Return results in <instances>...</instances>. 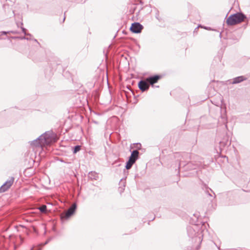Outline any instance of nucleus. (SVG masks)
<instances>
[{
	"mask_svg": "<svg viewBox=\"0 0 250 250\" xmlns=\"http://www.w3.org/2000/svg\"><path fill=\"white\" fill-rule=\"evenodd\" d=\"M247 80V78L244 76H240L233 79L232 84H237Z\"/></svg>",
	"mask_w": 250,
	"mask_h": 250,
	"instance_id": "nucleus-9",
	"label": "nucleus"
},
{
	"mask_svg": "<svg viewBox=\"0 0 250 250\" xmlns=\"http://www.w3.org/2000/svg\"><path fill=\"white\" fill-rule=\"evenodd\" d=\"M135 163L133 161L131 160H128V161L126 162L125 168L127 169H129L132 167V165Z\"/></svg>",
	"mask_w": 250,
	"mask_h": 250,
	"instance_id": "nucleus-13",
	"label": "nucleus"
},
{
	"mask_svg": "<svg viewBox=\"0 0 250 250\" xmlns=\"http://www.w3.org/2000/svg\"><path fill=\"white\" fill-rule=\"evenodd\" d=\"M49 242V241H47L46 242H45V243L43 244V245H46L48 243V242Z\"/></svg>",
	"mask_w": 250,
	"mask_h": 250,
	"instance_id": "nucleus-20",
	"label": "nucleus"
},
{
	"mask_svg": "<svg viewBox=\"0 0 250 250\" xmlns=\"http://www.w3.org/2000/svg\"><path fill=\"white\" fill-rule=\"evenodd\" d=\"M143 26L139 22H134L132 24L130 29L134 33H138L141 32Z\"/></svg>",
	"mask_w": 250,
	"mask_h": 250,
	"instance_id": "nucleus-6",
	"label": "nucleus"
},
{
	"mask_svg": "<svg viewBox=\"0 0 250 250\" xmlns=\"http://www.w3.org/2000/svg\"><path fill=\"white\" fill-rule=\"evenodd\" d=\"M56 134L51 131L46 132L37 139L31 142V145L36 147H43L56 142Z\"/></svg>",
	"mask_w": 250,
	"mask_h": 250,
	"instance_id": "nucleus-1",
	"label": "nucleus"
},
{
	"mask_svg": "<svg viewBox=\"0 0 250 250\" xmlns=\"http://www.w3.org/2000/svg\"><path fill=\"white\" fill-rule=\"evenodd\" d=\"M76 204L75 203L73 204L66 211L64 214V217L67 218H69L71 215H72L74 213L76 208Z\"/></svg>",
	"mask_w": 250,
	"mask_h": 250,
	"instance_id": "nucleus-7",
	"label": "nucleus"
},
{
	"mask_svg": "<svg viewBox=\"0 0 250 250\" xmlns=\"http://www.w3.org/2000/svg\"><path fill=\"white\" fill-rule=\"evenodd\" d=\"M160 77L158 75H155L154 76L150 77L146 79L147 82L153 85L154 83L157 82L158 80L160 79Z\"/></svg>",
	"mask_w": 250,
	"mask_h": 250,
	"instance_id": "nucleus-10",
	"label": "nucleus"
},
{
	"mask_svg": "<svg viewBox=\"0 0 250 250\" xmlns=\"http://www.w3.org/2000/svg\"><path fill=\"white\" fill-rule=\"evenodd\" d=\"M246 16L242 13H237L230 15L227 20L226 22L229 25H234L243 21Z\"/></svg>",
	"mask_w": 250,
	"mask_h": 250,
	"instance_id": "nucleus-2",
	"label": "nucleus"
},
{
	"mask_svg": "<svg viewBox=\"0 0 250 250\" xmlns=\"http://www.w3.org/2000/svg\"><path fill=\"white\" fill-rule=\"evenodd\" d=\"M187 231L189 237H197L199 241H200L201 238L203 236L202 234V231L199 230V227L197 225H193L192 226L188 227L187 228Z\"/></svg>",
	"mask_w": 250,
	"mask_h": 250,
	"instance_id": "nucleus-3",
	"label": "nucleus"
},
{
	"mask_svg": "<svg viewBox=\"0 0 250 250\" xmlns=\"http://www.w3.org/2000/svg\"><path fill=\"white\" fill-rule=\"evenodd\" d=\"M220 143L221 144V145H222V144H224V145H228V144H230V142H229L228 141V140H227V141L225 143H224V142H223V141H222V142H220Z\"/></svg>",
	"mask_w": 250,
	"mask_h": 250,
	"instance_id": "nucleus-17",
	"label": "nucleus"
},
{
	"mask_svg": "<svg viewBox=\"0 0 250 250\" xmlns=\"http://www.w3.org/2000/svg\"><path fill=\"white\" fill-rule=\"evenodd\" d=\"M81 149V146H76L73 149V153H76L78 151H79Z\"/></svg>",
	"mask_w": 250,
	"mask_h": 250,
	"instance_id": "nucleus-14",
	"label": "nucleus"
},
{
	"mask_svg": "<svg viewBox=\"0 0 250 250\" xmlns=\"http://www.w3.org/2000/svg\"><path fill=\"white\" fill-rule=\"evenodd\" d=\"M39 209L42 212H45L46 210V206L45 205H42L41 206Z\"/></svg>",
	"mask_w": 250,
	"mask_h": 250,
	"instance_id": "nucleus-15",
	"label": "nucleus"
},
{
	"mask_svg": "<svg viewBox=\"0 0 250 250\" xmlns=\"http://www.w3.org/2000/svg\"><path fill=\"white\" fill-rule=\"evenodd\" d=\"M39 250H41V249H39Z\"/></svg>",
	"mask_w": 250,
	"mask_h": 250,
	"instance_id": "nucleus-21",
	"label": "nucleus"
},
{
	"mask_svg": "<svg viewBox=\"0 0 250 250\" xmlns=\"http://www.w3.org/2000/svg\"><path fill=\"white\" fill-rule=\"evenodd\" d=\"M139 154V152L137 150H133L132 152L131 155L129 158V159L133 161V162H134L135 163L136 161L138 158Z\"/></svg>",
	"mask_w": 250,
	"mask_h": 250,
	"instance_id": "nucleus-11",
	"label": "nucleus"
},
{
	"mask_svg": "<svg viewBox=\"0 0 250 250\" xmlns=\"http://www.w3.org/2000/svg\"><path fill=\"white\" fill-rule=\"evenodd\" d=\"M13 33V34H15L16 32L13 31H7V32H6V31H2L1 32V34L2 35H6V34H7L8 33Z\"/></svg>",
	"mask_w": 250,
	"mask_h": 250,
	"instance_id": "nucleus-16",
	"label": "nucleus"
},
{
	"mask_svg": "<svg viewBox=\"0 0 250 250\" xmlns=\"http://www.w3.org/2000/svg\"><path fill=\"white\" fill-rule=\"evenodd\" d=\"M182 165H183V163L182 162H180L179 163V166H181Z\"/></svg>",
	"mask_w": 250,
	"mask_h": 250,
	"instance_id": "nucleus-19",
	"label": "nucleus"
},
{
	"mask_svg": "<svg viewBox=\"0 0 250 250\" xmlns=\"http://www.w3.org/2000/svg\"><path fill=\"white\" fill-rule=\"evenodd\" d=\"M138 86L140 90L145 91L148 89L149 85L147 81L142 80L139 82Z\"/></svg>",
	"mask_w": 250,
	"mask_h": 250,
	"instance_id": "nucleus-8",
	"label": "nucleus"
},
{
	"mask_svg": "<svg viewBox=\"0 0 250 250\" xmlns=\"http://www.w3.org/2000/svg\"><path fill=\"white\" fill-rule=\"evenodd\" d=\"M88 177L91 180H97L99 179V174L95 171H91L88 173Z\"/></svg>",
	"mask_w": 250,
	"mask_h": 250,
	"instance_id": "nucleus-12",
	"label": "nucleus"
},
{
	"mask_svg": "<svg viewBox=\"0 0 250 250\" xmlns=\"http://www.w3.org/2000/svg\"><path fill=\"white\" fill-rule=\"evenodd\" d=\"M22 31L23 32V33H24L25 35H27L26 33V29H25L24 28H22Z\"/></svg>",
	"mask_w": 250,
	"mask_h": 250,
	"instance_id": "nucleus-18",
	"label": "nucleus"
},
{
	"mask_svg": "<svg viewBox=\"0 0 250 250\" xmlns=\"http://www.w3.org/2000/svg\"><path fill=\"white\" fill-rule=\"evenodd\" d=\"M15 178L13 177H10L0 187V193H2L8 190L13 184Z\"/></svg>",
	"mask_w": 250,
	"mask_h": 250,
	"instance_id": "nucleus-4",
	"label": "nucleus"
},
{
	"mask_svg": "<svg viewBox=\"0 0 250 250\" xmlns=\"http://www.w3.org/2000/svg\"><path fill=\"white\" fill-rule=\"evenodd\" d=\"M201 162H198L193 163V162H189L183 166L186 170L195 169L201 166Z\"/></svg>",
	"mask_w": 250,
	"mask_h": 250,
	"instance_id": "nucleus-5",
	"label": "nucleus"
}]
</instances>
